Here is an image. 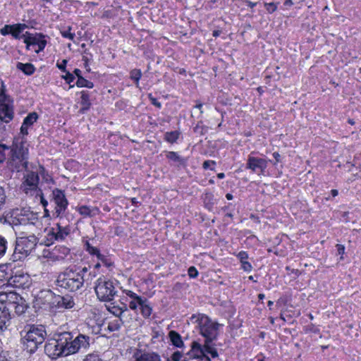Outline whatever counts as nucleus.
I'll return each mask as SVG.
<instances>
[{
	"instance_id": "49530a36",
	"label": "nucleus",
	"mask_w": 361,
	"mask_h": 361,
	"mask_svg": "<svg viewBox=\"0 0 361 361\" xmlns=\"http://www.w3.org/2000/svg\"><path fill=\"white\" fill-rule=\"evenodd\" d=\"M84 361H102L97 355L90 354L88 355Z\"/></svg>"
},
{
	"instance_id": "e433bc0d",
	"label": "nucleus",
	"mask_w": 361,
	"mask_h": 361,
	"mask_svg": "<svg viewBox=\"0 0 361 361\" xmlns=\"http://www.w3.org/2000/svg\"><path fill=\"white\" fill-rule=\"evenodd\" d=\"M8 98H10V97L6 94V86L4 81L0 78V102Z\"/></svg>"
},
{
	"instance_id": "0eeeda50",
	"label": "nucleus",
	"mask_w": 361,
	"mask_h": 361,
	"mask_svg": "<svg viewBox=\"0 0 361 361\" xmlns=\"http://www.w3.org/2000/svg\"><path fill=\"white\" fill-rule=\"evenodd\" d=\"M94 290L100 301H111L117 293L114 283L104 276L99 277L95 282Z\"/></svg>"
},
{
	"instance_id": "f257e3e1",
	"label": "nucleus",
	"mask_w": 361,
	"mask_h": 361,
	"mask_svg": "<svg viewBox=\"0 0 361 361\" xmlns=\"http://www.w3.org/2000/svg\"><path fill=\"white\" fill-rule=\"evenodd\" d=\"M190 322L196 324V328L204 338V341L203 344L197 341H192L188 355L192 358L206 361H211L212 358L218 357L219 354L213 341L218 336L220 324L213 322L208 316L203 314L192 315Z\"/></svg>"
},
{
	"instance_id": "e2e57ef3",
	"label": "nucleus",
	"mask_w": 361,
	"mask_h": 361,
	"mask_svg": "<svg viewBox=\"0 0 361 361\" xmlns=\"http://www.w3.org/2000/svg\"><path fill=\"white\" fill-rule=\"evenodd\" d=\"M331 195H332V196H333V197H336V196H337V195H338V190H336V189H333V190H331Z\"/></svg>"
},
{
	"instance_id": "473e14b6",
	"label": "nucleus",
	"mask_w": 361,
	"mask_h": 361,
	"mask_svg": "<svg viewBox=\"0 0 361 361\" xmlns=\"http://www.w3.org/2000/svg\"><path fill=\"white\" fill-rule=\"evenodd\" d=\"M140 309L141 310L142 314L145 317H148L150 316L152 313V308L149 307V305L147 302V300H145V302H142L141 306L140 307Z\"/></svg>"
},
{
	"instance_id": "052dcab7",
	"label": "nucleus",
	"mask_w": 361,
	"mask_h": 361,
	"mask_svg": "<svg viewBox=\"0 0 361 361\" xmlns=\"http://www.w3.org/2000/svg\"><path fill=\"white\" fill-rule=\"evenodd\" d=\"M74 74L78 77V78H79V77H82L80 75L81 71L80 69L75 68L74 71Z\"/></svg>"
},
{
	"instance_id": "6ab92c4d",
	"label": "nucleus",
	"mask_w": 361,
	"mask_h": 361,
	"mask_svg": "<svg viewBox=\"0 0 361 361\" xmlns=\"http://www.w3.org/2000/svg\"><path fill=\"white\" fill-rule=\"evenodd\" d=\"M125 293L130 300L129 301V307L133 310H136L138 307L140 308L142 302H145V298L137 295L132 290H126Z\"/></svg>"
},
{
	"instance_id": "a18cd8bd",
	"label": "nucleus",
	"mask_w": 361,
	"mask_h": 361,
	"mask_svg": "<svg viewBox=\"0 0 361 361\" xmlns=\"http://www.w3.org/2000/svg\"><path fill=\"white\" fill-rule=\"evenodd\" d=\"M241 267L244 271L247 272H250L252 269L251 264L247 261H243V262L241 263Z\"/></svg>"
},
{
	"instance_id": "a211bd4d",
	"label": "nucleus",
	"mask_w": 361,
	"mask_h": 361,
	"mask_svg": "<svg viewBox=\"0 0 361 361\" xmlns=\"http://www.w3.org/2000/svg\"><path fill=\"white\" fill-rule=\"evenodd\" d=\"M44 36L42 33H30L26 32L25 34L22 35V38H23L24 43L26 44V49L27 50L30 49L31 46H35L40 40V39Z\"/></svg>"
},
{
	"instance_id": "c85d7f7f",
	"label": "nucleus",
	"mask_w": 361,
	"mask_h": 361,
	"mask_svg": "<svg viewBox=\"0 0 361 361\" xmlns=\"http://www.w3.org/2000/svg\"><path fill=\"white\" fill-rule=\"evenodd\" d=\"M35 173H37L38 176H41L42 180L46 183H49L51 181V178L45 169L42 166H39V167L35 171Z\"/></svg>"
},
{
	"instance_id": "f03ea898",
	"label": "nucleus",
	"mask_w": 361,
	"mask_h": 361,
	"mask_svg": "<svg viewBox=\"0 0 361 361\" xmlns=\"http://www.w3.org/2000/svg\"><path fill=\"white\" fill-rule=\"evenodd\" d=\"M8 158V165L12 170L20 171L26 169L28 164V147L26 142L20 137L14 138Z\"/></svg>"
},
{
	"instance_id": "de8ad7c7",
	"label": "nucleus",
	"mask_w": 361,
	"mask_h": 361,
	"mask_svg": "<svg viewBox=\"0 0 361 361\" xmlns=\"http://www.w3.org/2000/svg\"><path fill=\"white\" fill-rule=\"evenodd\" d=\"M238 257L240 259V262L243 263V261H247L248 255L246 252L241 251L238 253Z\"/></svg>"
},
{
	"instance_id": "20e7f679",
	"label": "nucleus",
	"mask_w": 361,
	"mask_h": 361,
	"mask_svg": "<svg viewBox=\"0 0 361 361\" xmlns=\"http://www.w3.org/2000/svg\"><path fill=\"white\" fill-rule=\"evenodd\" d=\"M47 333L43 326H31L22 338L25 350L33 353L45 339Z\"/></svg>"
},
{
	"instance_id": "412c9836",
	"label": "nucleus",
	"mask_w": 361,
	"mask_h": 361,
	"mask_svg": "<svg viewBox=\"0 0 361 361\" xmlns=\"http://www.w3.org/2000/svg\"><path fill=\"white\" fill-rule=\"evenodd\" d=\"M75 305L74 300L71 296L66 295L59 297L57 299V306L59 308L71 309Z\"/></svg>"
},
{
	"instance_id": "f704fd0d",
	"label": "nucleus",
	"mask_w": 361,
	"mask_h": 361,
	"mask_svg": "<svg viewBox=\"0 0 361 361\" xmlns=\"http://www.w3.org/2000/svg\"><path fill=\"white\" fill-rule=\"evenodd\" d=\"M7 240L2 235H0V259L5 255L7 250Z\"/></svg>"
},
{
	"instance_id": "f8f14e48",
	"label": "nucleus",
	"mask_w": 361,
	"mask_h": 361,
	"mask_svg": "<svg viewBox=\"0 0 361 361\" xmlns=\"http://www.w3.org/2000/svg\"><path fill=\"white\" fill-rule=\"evenodd\" d=\"M52 200L55 204L54 214L56 217H61V216L65 212L68 204V202L63 191L59 189H54L52 191Z\"/></svg>"
},
{
	"instance_id": "cd10ccee",
	"label": "nucleus",
	"mask_w": 361,
	"mask_h": 361,
	"mask_svg": "<svg viewBox=\"0 0 361 361\" xmlns=\"http://www.w3.org/2000/svg\"><path fill=\"white\" fill-rule=\"evenodd\" d=\"M141 77L142 72L140 69L135 68L130 72V78L135 82V86L137 87H139L140 86L139 81Z\"/></svg>"
},
{
	"instance_id": "bb28decb",
	"label": "nucleus",
	"mask_w": 361,
	"mask_h": 361,
	"mask_svg": "<svg viewBox=\"0 0 361 361\" xmlns=\"http://www.w3.org/2000/svg\"><path fill=\"white\" fill-rule=\"evenodd\" d=\"M85 249L90 255L97 256L100 260L103 259L104 256L100 253L99 250L96 247L92 246L89 242H86Z\"/></svg>"
},
{
	"instance_id": "4c0bfd02",
	"label": "nucleus",
	"mask_w": 361,
	"mask_h": 361,
	"mask_svg": "<svg viewBox=\"0 0 361 361\" xmlns=\"http://www.w3.org/2000/svg\"><path fill=\"white\" fill-rule=\"evenodd\" d=\"M46 44H47V40L45 39V36L44 35L41 39L38 42V43L37 44V46L38 47L37 49H35L34 51L36 52V53H39V51H42L44 50V49L46 47Z\"/></svg>"
},
{
	"instance_id": "9d476101",
	"label": "nucleus",
	"mask_w": 361,
	"mask_h": 361,
	"mask_svg": "<svg viewBox=\"0 0 361 361\" xmlns=\"http://www.w3.org/2000/svg\"><path fill=\"white\" fill-rule=\"evenodd\" d=\"M13 224L15 225L34 226L39 222L37 214L28 209H16L13 213Z\"/></svg>"
},
{
	"instance_id": "39448f33",
	"label": "nucleus",
	"mask_w": 361,
	"mask_h": 361,
	"mask_svg": "<svg viewBox=\"0 0 361 361\" xmlns=\"http://www.w3.org/2000/svg\"><path fill=\"white\" fill-rule=\"evenodd\" d=\"M37 244V238L34 234L18 237L12 255L13 261H20L27 257L35 248Z\"/></svg>"
},
{
	"instance_id": "423d86ee",
	"label": "nucleus",
	"mask_w": 361,
	"mask_h": 361,
	"mask_svg": "<svg viewBox=\"0 0 361 361\" xmlns=\"http://www.w3.org/2000/svg\"><path fill=\"white\" fill-rule=\"evenodd\" d=\"M73 338L71 334L63 332L59 335L57 339H50L44 346L45 353L51 359H56L61 356H67L66 350L68 339Z\"/></svg>"
},
{
	"instance_id": "dca6fc26",
	"label": "nucleus",
	"mask_w": 361,
	"mask_h": 361,
	"mask_svg": "<svg viewBox=\"0 0 361 361\" xmlns=\"http://www.w3.org/2000/svg\"><path fill=\"white\" fill-rule=\"evenodd\" d=\"M13 102L8 98L0 102V120L4 123L10 122L13 118Z\"/></svg>"
},
{
	"instance_id": "69168bd1",
	"label": "nucleus",
	"mask_w": 361,
	"mask_h": 361,
	"mask_svg": "<svg viewBox=\"0 0 361 361\" xmlns=\"http://www.w3.org/2000/svg\"><path fill=\"white\" fill-rule=\"evenodd\" d=\"M217 177L220 179L224 178L225 177V175L224 173H219L217 174Z\"/></svg>"
},
{
	"instance_id": "bf43d9fd",
	"label": "nucleus",
	"mask_w": 361,
	"mask_h": 361,
	"mask_svg": "<svg viewBox=\"0 0 361 361\" xmlns=\"http://www.w3.org/2000/svg\"><path fill=\"white\" fill-rule=\"evenodd\" d=\"M245 3L250 8H253L254 6H255L257 5V3H255V2L254 3V2H252V1H248V0H246Z\"/></svg>"
},
{
	"instance_id": "b1692460",
	"label": "nucleus",
	"mask_w": 361,
	"mask_h": 361,
	"mask_svg": "<svg viewBox=\"0 0 361 361\" xmlns=\"http://www.w3.org/2000/svg\"><path fill=\"white\" fill-rule=\"evenodd\" d=\"M166 157L173 162L176 163L178 166L185 165L186 159L178 155L177 152H169L166 154Z\"/></svg>"
},
{
	"instance_id": "a878e982",
	"label": "nucleus",
	"mask_w": 361,
	"mask_h": 361,
	"mask_svg": "<svg viewBox=\"0 0 361 361\" xmlns=\"http://www.w3.org/2000/svg\"><path fill=\"white\" fill-rule=\"evenodd\" d=\"M80 99H81L80 104L82 106V109L83 111L87 110L91 105V103L90 101V96H89L88 93L86 91H82Z\"/></svg>"
},
{
	"instance_id": "3c124183",
	"label": "nucleus",
	"mask_w": 361,
	"mask_h": 361,
	"mask_svg": "<svg viewBox=\"0 0 361 361\" xmlns=\"http://www.w3.org/2000/svg\"><path fill=\"white\" fill-rule=\"evenodd\" d=\"M7 356V352L4 351L1 348H0V361H8Z\"/></svg>"
},
{
	"instance_id": "603ef678",
	"label": "nucleus",
	"mask_w": 361,
	"mask_h": 361,
	"mask_svg": "<svg viewBox=\"0 0 361 361\" xmlns=\"http://www.w3.org/2000/svg\"><path fill=\"white\" fill-rule=\"evenodd\" d=\"M66 63H67V61L66 60H63L61 63H57V67L61 70L63 72H66Z\"/></svg>"
},
{
	"instance_id": "a19ab883",
	"label": "nucleus",
	"mask_w": 361,
	"mask_h": 361,
	"mask_svg": "<svg viewBox=\"0 0 361 361\" xmlns=\"http://www.w3.org/2000/svg\"><path fill=\"white\" fill-rule=\"evenodd\" d=\"M9 147L0 143V163L3 162L6 159L5 150L8 149Z\"/></svg>"
},
{
	"instance_id": "09e8293b",
	"label": "nucleus",
	"mask_w": 361,
	"mask_h": 361,
	"mask_svg": "<svg viewBox=\"0 0 361 361\" xmlns=\"http://www.w3.org/2000/svg\"><path fill=\"white\" fill-rule=\"evenodd\" d=\"M63 78L68 82V83H71V82L73 81V80L75 79V77L73 74L67 72L66 74L63 76Z\"/></svg>"
},
{
	"instance_id": "6e6d98bb",
	"label": "nucleus",
	"mask_w": 361,
	"mask_h": 361,
	"mask_svg": "<svg viewBox=\"0 0 361 361\" xmlns=\"http://www.w3.org/2000/svg\"><path fill=\"white\" fill-rule=\"evenodd\" d=\"M212 164V165H214L215 164V161H205L204 163H203V168L207 169H208L210 165Z\"/></svg>"
},
{
	"instance_id": "0e129e2a",
	"label": "nucleus",
	"mask_w": 361,
	"mask_h": 361,
	"mask_svg": "<svg viewBox=\"0 0 361 361\" xmlns=\"http://www.w3.org/2000/svg\"><path fill=\"white\" fill-rule=\"evenodd\" d=\"M291 5H293V2L291 0H286L285 1L284 6H290Z\"/></svg>"
},
{
	"instance_id": "aec40b11",
	"label": "nucleus",
	"mask_w": 361,
	"mask_h": 361,
	"mask_svg": "<svg viewBox=\"0 0 361 361\" xmlns=\"http://www.w3.org/2000/svg\"><path fill=\"white\" fill-rule=\"evenodd\" d=\"M77 211L83 217L94 216L99 213V210L97 207H90L85 205L78 207Z\"/></svg>"
},
{
	"instance_id": "79ce46f5",
	"label": "nucleus",
	"mask_w": 361,
	"mask_h": 361,
	"mask_svg": "<svg viewBox=\"0 0 361 361\" xmlns=\"http://www.w3.org/2000/svg\"><path fill=\"white\" fill-rule=\"evenodd\" d=\"M171 361H185V359L180 352L176 351L172 354Z\"/></svg>"
},
{
	"instance_id": "7ed1b4c3",
	"label": "nucleus",
	"mask_w": 361,
	"mask_h": 361,
	"mask_svg": "<svg viewBox=\"0 0 361 361\" xmlns=\"http://www.w3.org/2000/svg\"><path fill=\"white\" fill-rule=\"evenodd\" d=\"M86 271L87 268L85 267L80 271L66 269L58 276L56 285L68 291H76L83 286L84 273Z\"/></svg>"
},
{
	"instance_id": "7c9ffc66",
	"label": "nucleus",
	"mask_w": 361,
	"mask_h": 361,
	"mask_svg": "<svg viewBox=\"0 0 361 361\" xmlns=\"http://www.w3.org/2000/svg\"><path fill=\"white\" fill-rule=\"evenodd\" d=\"M127 306L123 305V307H117V306H110L108 310L109 311L114 314L115 316L119 317L123 312L127 310Z\"/></svg>"
},
{
	"instance_id": "680f3d73",
	"label": "nucleus",
	"mask_w": 361,
	"mask_h": 361,
	"mask_svg": "<svg viewBox=\"0 0 361 361\" xmlns=\"http://www.w3.org/2000/svg\"><path fill=\"white\" fill-rule=\"evenodd\" d=\"M195 108H197V109H200V114H202V113H203V111H202V103H197V104L195 105Z\"/></svg>"
},
{
	"instance_id": "72a5a7b5",
	"label": "nucleus",
	"mask_w": 361,
	"mask_h": 361,
	"mask_svg": "<svg viewBox=\"0 0 361 361\" xmlns=\"http://www.w3.org/2000/svg\"><path fill=\"white\" fill-rule=\"evenodd\" d=\"M178 137L179 133L178 131L167 132L165 134V140L170 143H173L176 142Z\"/></svg>"
},
{
	"instance_id": "4468645a",
	"label": "nucleus",
	"mask_w": 361,
	"mask_h": 361,
	"mask_svg": "<svg viewBox=\"0 0 361 361\" xmlns=\"http://www.w3.org/2000/svg\"><path fill=\"white\" fill-rule=\"evenodd\" d=\"M5 294H12L15 295V298L13 300H8V298H7L6 302H5L6 309H7L8 314H10L11 310L13 309L18 314H21L25 312L26 306L23 303V298L21 297L15 292L5 293ZM10 319L11 315H9V319Z\"/></svg>"
},
{
	"instance_id": "c03bdc74",
	"label": "nucleus",
	"mask_w": 361,
	"mask_h": 361,
	"mask_svg": "<svg viewBox=\"0 0 361 361\" xmlns=\"http://www.w3.org/2000/svg\"><path fill=\"white\" fill-rule=\"evenodd\" d=\"M188 273L190 278H196L198 275V271L195 267H190L188 269Z\"/></svg>"
},
{
	"instance_id": "f3484780",
	"label": "nucleus",
	"mask_w": 361,
	"mask_h": 361,
	"mask_svg": "<svg viewBox=\"0 0 361 361\" xmlns=\"http://www.w3.org/2000/svg\"><path fill=\"white\" fill-rule=\"evenodd\" d=\"M133 357L135 361H161L159 355L157 353L150 352L143 353L140 350H137L134 353Z\"/></svg>"
},
{
	"instance_id": "393cba45",
	"label": "nucleus",
	"mask_w": 361,
	"mask_h": 361,
	"mask_svg": "<svg viewBox=\"0 0 361 361\" xmlns=\"http://www.w3.org/2000/svg\"><path fill=\"white\" fill-rule=\"evenodd\" d=\"M169 338L173 345L180 348L183 345L182 338L179 334L174 331L169 332Z\"/></svg>"
},
{
	"instance_id": "8fccbe9b",
	"label": "nucleus",
	"mask_w": 361,
	"mask_h": 361,
	"mask_svg": "<svg viewBox=\"0 0 361 361\" xmlns=\"http://www.w3.org/2000/svg\"><path fill=\"white\" fill-rule=\"evenodd\" d=\"M336 247H337L338 255H341V259H343V254L345 252V247H344V245H341V244H337L336 245Z\"/></svg>"
},
{
	"instance_id": "2f4dec72",
	"label": "nucleus",
	"mask_w": 361,
	"mask_h": 361,
	"mask_svg": "<svg viewBox=\"0 0 361 361\" xmlns=\"http://www.w3.org/2000/svg\"><path fill=\"white\" fill-rule=\"evenodd\" d=\"M76 85L79 87H87L90 89L94 87V84L92 82L89 81L82 77H79V78H78Z\"/></svg>"
},
{
	"instance_id": "338daca9",
	"label": "nucleus",
	"mask_w": 361,
	"mask_h": 361,
	"mask_svg": "<svg viewBox=\"0 0 361 361\" xmlns=\"http://www.w3.org/2000/svg\"><path fill=\"white\" fill-rule=\"evenodd\" d=\"M226 197L228 200H231L233 198V195L231 194L228 193V194H226Z\"/></svg>"
},
{
	"instance_id": "58836bf2",
	"label": "nucleus",
	"mask_w": 361,
	"mask_h": 361,
	"mask_svg": "<svg viewBox=\"0 0 361 361\" xmlns=\"http://www.w3.org/2000/svg\"><path fill=\"white\" fill-rule=\"evenodd\" d=\"M264 6L269 13H272L276 11V9L278 8V4H276L274 2L265 3Z\"/></svg>"
},
{
	"instance_id": "c9c22d12",
	"label": "nucleus",
	"mask_w": 361,
	"mask_h": 361,
	"mask_svg": "<svg viewBox=\"0 0 361 361\" xmlns=\"http://www.w3.org/2000/svg\"><path fill=\"white\" fill-rule=\"evenodd\" d=\"M121 324V320L116 319L114 321L109 322L107 328L110 331H115L120 329Z\"/></svg>"
},
{
	"instance_id": "6e6552de",
	"label": "nucleus",
	"mask_w": 361,
	"mask_h": 361,
	"mask_svg": "<svg viewBox=\"0 0 361 361\" xmlns=\"http://www.w3.org/2000/svg\"><path fill=\"white\" fill-rule=\"evenodd\" d=\"M59 218V222L56 224V226L47 230L45 240L47 245H50L56 240L61 241L64 240L71 232L68 225L64 223L65 219L61 216Z\"/></svg>"
},
{
	"instance_id": "2eb2a0df",
	"label": "nucleus",
	"mask_w": 361,
	"mask_h": 361,
	"mask_svg": "<svg viewBox=\"0 0 361 361\" xmlns=\"http://www.w3.org/2000/svg\"><path fill=\"white\" fill-rule=\"evenodd\" d=\"M268 165V161L265 159L255 157L250 154L247 157L246 169L254 173L264 174Z\"/></svg>"
},
{
	"instance_id": "ddd939ff",
	"label": "nucleus",
	"mask_w": 361,
	"mask_h": 361,
	"mask_svg": "<svg viewBox=\"0 0 361 361\" xmlns=\"http://www.w3.org/2000/svg\"><path fill=\"white\" fill-rule=\"evenodd\" d=\"M7 298L13 300L15 295L12 294H5V293H0V333L3 332L8 326L9 322V314L7 309H6V303Z\"/></svg>"
},
{
	"instance_id": "774afa93",
	"label": "nucleus",
	"mask_w": 361,
	"mask_h": 361,
	"mask_svg": "<svg viewBox=\"0 0 361 361\" xmlns=\"http://www.w3.org/2000/svg\"><path fill=\"white\" fill-rule=\"evenodd\" d=\"M264 297H265V296H264V294H262V293H260V294H259V295H258V298H259V299H260V300L264 299Z\"/></svg>"
},
{
	"instance_id": "9b49d317",
	"label": "nucleus",
	"mask_w": 361,
	"mask_h": 361,
	"mask_svg": "<svg viewBox=\"0 0 361 361\" xmlns=\"http://www.w3.org/2000/svg\"><path fill=\"white\" fill-rule=\"evenodd\" d=\"M90 345V337L83 334H79L75 339H68L66 350L68 355L74 354L81 349H87Z\"/></svg>"
},
{
	"instance_id": "5fc2aeb1",
	"label": "nucleus",
	"mask_w": 361,
	"mask_h": 361,
	"mask_svg": "<svg viewBox=\"0 0 361 361\" xmlns=\"http://www.w3.org/2000/svg\"><path fill=\"white\" fill-rule=\"evenodd\" d=\"M39 196L40 197V201H41V203L42 204L46 207L48 204V202L43 197V195H42V192H41V193L39 192L37 196Z\"/></svg>"
},
{
	"instance_id": "5701e85b",
	"label": "nucleus",
	"mask_w": 361,
	"mask_h": 361,
	"mask_svg": "<svg viewBox=\"0 0 361 361\" xmlns=\"http://www.w3.org/2000/svg\"><path fill=\"white\" fill-rule=\"evenodd\" d=\"M17 68L22 71L25 74L30 75L34 73L35 71V66L30 63H23L18 62L16 66Z\"/></svg>"
},
{
	"instance_id": "13d9d810",
	"label": "nucleus",
	"mask_w": 361,
	"mask_h": 361,
	"mask_svg": "<svg viewBox=\"0 0 361 361\" xmlns=\"http://www.w3.org/2000/svg\"><path fill=\"white\" fill-rule=\"evenodd\" d=\"M273 157H274V159H276V162H279L280 161V154L279 152H274L273 154Z\"/></svg>"
},
{
	"instance_id": "ea45409f",
	"label": "nucleus",
	"mask_w": 361,
	"mask_h": 361,
	"mask_svg": "<svg viewBox=\"0 0 361 361\" xmlns=\"http://www.w3.org/2000/svg\"><path fill=\"white\" fill-rule=\"evenodd\" d=\"M71 27H68V30H61V34L63 37L68 38L73 41L75 37V33L71 32Z\"/></svg>"
},
{
	"instance_id": "4be33fe9",
	"label": "nucleus",
	"mask_w": 361,
	"mask_h": 361,
	"mask_svg": "<svg viewBox=\"0 0 361 361\" xmlns=\"http://www.w3.org/2000/svg\"><path fill=\"white\" fill-rule=\"evenodd\" d=\"M11 35L15 38V39H20L22 37V36L20 35V34L26 28L28 27V26L26 24L24 23H17L14 25H11Z\"/></svg>"
},
{
	"instance_id": "37998d69",
	"label": "nucleus",
	"mask_w": 361,
	"mask_h": 361,
	"mask_svg": "<svg viewBox=\"0 0 361 361\" xmlns=\"http://www.w3.org/2000/svg\"><path fill=\"white\" fill-rule=\"evenodd\" d=\"M11 25H6L2 28L0 29L1 35L5 36L8 34H11Z\"/></svg>"
},
{
	"instance_id": "4d7b16f0",
	"label": "nucleus",
	"mask_w": 361,
	"mask_h": 361,
	"mask_svg": "<svg viewBox=\"0 0 361 361\" xmlns=\"http://www.w3.org/2000/svg\"><path fill=\"white\" fill-rule=\"evenodd\" d=\"M5 279V274H4V267H0V281H4Z\"/></svg>"
},
{
	"instance_id": "864d4df0",
	"label": "nucleus",
	"mask_w": 361,
	"mask_h": 361,
	"mask_svg": "<svg viewBox=\"0 0 361 361\" xmlns=\"http://www.w3.org/2000/svg\"><path fill=\"white\" fill-rule=\"evenodd\" d=\"M28 127L27 125H25L23 123L20 127V133L24 135H26L28 134V132H27V129H28Z\"/></svg>"
},
{
	"instance_id": "c756f323",
	"label": "nucleus",
	"mask_w": 361,
	"mask_h": 361,
	"mask_svg": "<svg viewBox=\"0 0 361 361\" xmlns=\"http://www.w3.org/2000/svg\"><path fill=\"white\" fill-rule=\"evenodd\" d=\"M38 115L35 112L30 113L24 119L23 123L27 126H32L37 120Z\"/></svg>"
},
{
	"instance_id": "1a4fd4ad",
	"label": "nucleus",
	"mask_w": 361,
	"mask_h": 361,
	"mask_svg": "<svg viewBox=\"0 0 361 361\" xmlns=\"http://www.w3.org/2000/svg\"><path fill=\"white\" fill-rule=\"evenodd\" d=\"M39 176L37 173L33 171H27L24 175L21 189L27 195H37L41 190L38 187Z\"/></svg>"
}]
</instances>
